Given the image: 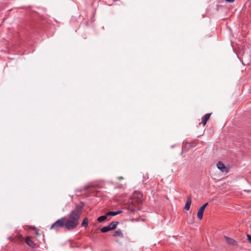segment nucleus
I'll return each mask as SVG.
<instances>
[{"label":"nucleus","mask_w":251,"mask_h":251,"mask_svg":"<svg viewBox=\"0 0 251 251\" xmlns=\"http://www.w3.org/2000/svg\"><path fill=\"white\" fill-rule=\"evenodd\" d=\"M81 212V207L79 206H76L75 208L72 211L65 223V226L68 230L73 229L77 226Z\"/></svg>","instance_id":"f257e3e1"},{"label":"nucleus","mask_w":251,"mask_h":251,"mask_svg":"<svg viewBox=\"0 0 251 251\" xmlns=\"http://www.w3.org/2000/svg\"><path fill=\"white\" fill-rule=\"evenodd\" d=\"M66 221L65 218H61L56 221L52 226H50V229H54L58 230L60 227H62L65 226V223Z\"/></svg>","instance_id":"f03ea898"},{"label":"nucleus","mask_w":251,"mask_h":251,"mask_svg":"<svg viewBox=\"0 0 251 251\" xmlns=\"http://www.w3.org/2000/svg\"><path fill=\"white\" fill-rule=\"evenodd\" d=\"M131 200H133V202L141 204L143 201V195L140 192H135L132 195Z\"/></svg>","instance_id":"7ed1b4c3"},{"label":"nucleus","mask_w":251,"mask_h":251,"mask_svg":"<svg viewBox=\"0 0 251 251\" xmlns=\"http://www.w3.org/2000/svg\"><path fill=\"white\" fill-rule=\"evenodd\" d=\"M127 208L132 212H135L140 209V204L136 202H133V200L131 199Z\"/></svg>","instance_id":"20e7f679"},{"label":"nucleus","mask_w":251,"mask_h":251,"mask_svg":"<svg viewBox=\"0 0 251 251\" xmlns=\"http://www.w3.org/2000/svg\"><path fill=\"white\" fill-rule=\"evenodd\" d=\"M217 168L220 170L223 173H227V169L226 168V167H225V164L221 162H219L217 164Z\"/></svg>","instance_id":"39448f33"},{"label":"nucleus","mask_w":251,"mask_h":251,"mask_svg":"<svg viewBox=\"0 0 251 251\" xmlns=\"http://www.w3.org/2000/svg\"><path fill=\"white\" fill-rule=\"evenodd\" d=\"M23 240H24V237L21 234H18V235L15 236L12 239V241L14 242L17 243H20L23 242Z\"/></svg>","instance_id":"423d86ee"},{"label":"nucleus","mask_w":251,"mask_h":251,"mask_svg":"<svg viewBox=\"0 0 251 251\" xmlns=\"http://www.w3.org/2000/svg\"><path fill=\"white\" fill-rule=\"evenodd\" d=\"M25 243L30 247L34 248L36 246L35 244L31 240L30 237H27L25 240Z\"/></svg>","instance_id":"0eeeda50"},{"label":"nucleus","mask_w":251,"mask_h":251,"mask_svg":"<svg viewBox=\"0 0 251 251\" xmlns=\"http://www.w3.org/2000/svg\"><path fill=\"white\" fill-rule=\"evenodd\" d=\"M192 203L191 198L190 196H188L187 198V201L184 206V209L186 210H189Z\"/></svg>","instance_id":"6e6552de"},{"label":"nucleus","mask_w":251,"mask_h":251,"mask_svg":"<svg viewBox=\"0 0 251 251\" xmlns=\"http://www.w3.org/2000/svg\"><path fill=\"white\" fill-rule=\"evenodd\" d=\"M211 115V113H208L205 114L204 116H203L201 118V123L202 124L203 126H204L207 121L209 119L210 116Z\"/></svg>","instance_id":"1a4fd4ad"},{"label":"nucleus","mask_w":251,"mask_h":251,"mask_svg":"<svg viewBox=\"0 0 251 251\" xmlns=\"http://www.w3.org/2000/svg\"><path fill=\"white\" fill-rule=\"evenodd\" d=\"M225 238H226V242L229 245H232V246H237V242L234 239H233L231 238H229V237H226V236H225Z\"/></svg>","instance_id":"9d476101"},{"label":"nucleus","mask_w":251,"mask_h":251,"mask_svg":"<svg viewBox=\"0 0 251 251\" xmlns=\"http://www.w3.org/2000/svg\"><path fill=\"white\" fill-rule=\"evenodd\" d=\"M204 210L205 209H204L202 207H201L199 209L198 213H197V217H198V218L200 220L202 219Z\"/></svg>","instance_id":"9b49d317"},{"label":"nucleus","mask_w":251,"mask_h":251,"mask_svg":"<svg viewBox=\"0 0 251 251\" xmlns=\"http://www.w3.org/2000/svg\"><path fill=\"white\" fill-rule=\"evenodd\" d=\"M122 212V211L121 210H118L117 211H109V212H108L106 213V215L108 216H116L119 214H120Z\"/></svg>","instance_id":"f8f14e48"},{"label":"nucleus","mask_w":251,"mask_h":251,"mask_svg":"<svg viewBox=\"0 0 251 251\" xmlns=\"http://www.w3.org/2000/svg\"><path fill=\"white\" fill-rule=\"evenodd\" d=\"M118 224V222H113L111 223L108 226L111 230H113L116 228Z\"/></svg>","instance_id":"ddd939ff"},{"label":"nucleus","mask_w":251,"mask_h":251,"mask_svg":"<svg viewBox=\"0 0 251 251\" xmlns=\"http://www.w3.org/2000/svg\"><path fill=\"white\" fill-rule=\"evenodd\" d=\"M113 235L114 236H119V237H123V234L121 230H120V229L116 230L114 232Z\"/></svg>","instance_id":"4468645a"},{"label":"nucleus","mask_w":251,"mask_h":251,"mask_svg":"<svg viewBox=\"0 0 251 251\" xmlns=\"http://www.w3.org/2000/svg\"><path fill=\"white\" fill-rule=\"evenodd\" d=\"M107 215H106V213L105 215L99 217L98 218L97 220L99 222H102L103 221L107 219Z\"/></svg>","instance_id":"2eb2a0df"},{"label":"nucleus","mask_w":251,"mask_h":251,"mask_svg":"<svg viewBox=\"0 0 251 251\" xmlns=\"http://www.w3.org/2000/svg\"><path fill=\"white\" fill-rule=\"evenodd\" d=\"M111 230V229H110L109 226H104L102 228H101L100 229V231L102 232H108L109 231Z\"/></svg>","instance_id":"dca6fc26"},{"label":"nucleus","mask_w":251,"mask_h":251,"mask_svg":"<svg viewBox=\"0 0 251 251\" xmlns=\"http://www.w3.org/2000/svg\"><path fill=\"white\" fill-rule=\"evenodd\" d=\"M88 225V220L87 219L85 218L83 220L82 223V226H87Z\"/></svg>","instance_id":"f3484780"},{"label":"nucleus","mask_w":251,"mask_h":251,"mask_svg":"<svg viewBox=\"0 0 251 251\" xmlns=\"http://www.w3.org/2000/svg\"><path fill=\"white\" fill-rule=\"evenodd\" d=\"M247 239L249 242L251 243V235L250 234L247 235Z\"/></svg>","instance_id":"a211bd4d"},{"label":"nucleus","mask_w":251,"mask_h":251,"mask_svg":"<svg viewBox=\"0 0 251 251\" xmlns=\"http://www.w3.org/2000/svg\"><path fill=\"white\" fill-rule=\"evenodd\" d=\"M208 203L207 202V203H205L204 204H203L201 207H202L204 209H205V208L206 207V206L208 205Z\"/></svg>","instance_id":"6ab92c4d"},{"label":"nucleus","mask_w":251,"mask_h":251,"mask_svg":"<svg viewBox=\"0 0 251 251\" xmlns=\"http://www.w3.org/2000/svg\"><path fill=\"white\" fill-rule=\"evenodd\" d=\"M226 1L227 2H233L235 0H226Z\"/></svg>","instance_id":"aec40b11"},{"label":"nucleus","mask_w":251,"mask_h":251,"mask_svg":"<svg viewBox=\"0 0 251 251\" xmlns=\"http://www.w3.org/2000/svg\"><path fill=\"white\" fill-rule=\"evenodd\" d=\"M118 179L119 180H122V179H124V178H123V176H119V177H118Z\"/></svg>","instance_id":"412c9836"}]
</instances>
